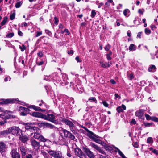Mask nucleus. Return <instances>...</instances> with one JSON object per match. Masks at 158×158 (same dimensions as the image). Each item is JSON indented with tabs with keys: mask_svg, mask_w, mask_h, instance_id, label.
I'll use <instances>...</instances> for the list:
<instances>
[{
	"mask_svg": "<svg viewBox=\"0 0 158 158\" xmlns=\"http://www.w3.org/2000/svg\"><path fill=\"white\" fill-rule=\"evenodd\" d=\"M44 79L46 80L47 81L50 80H51V78H50V77H49V76H45V77L44 78Z\"/></svg>",
	"mask_w": 158,
	"mask_h": 158,
	"instance_id": "61",
	"label": "nucleus"
},
{
	"mask_svg": "<svg viewBox=\"0 0 158 158\" xmlns=\"http://www.w3.org/2000/svg\"><path fill=\"white\" fill-rule=\"evenodd\" d=\"M89 100L91 102H94L95 103L97 102V100L95 97H90L89 98Z\"/></svg>",
	"mask_w": 158,
	"mask_h": 158,
	"instance_id": "40",
	"label": "nucleus"
},
{
	"mask_svg": "<svg viewBox=\"0 0 158 158\" xmlns=\"http://www.w3.org/2000/svg\"><path fill=\"white\" fill-rule=\"evenodd\" d=\"M8 131L15 135L18 136L20 135L22 131L18 127L13 126L8 129Z\"/></svg>",
	"mask_w": 158,
	"mask_h": 158,
	"instance_id": "2",
	"label": "nucleus"
},
{
	"mask_svg": "<svg viewBox=\"0 0 158 158\" xmlns=\"http://www.w3.org/2000/svg\"><path fill=\"white\" fill-rule=\"evenodd\" d=\"M49 155L55 158H61L62 157L61 152L59 151L50 150L48 151Z\"/></svg>",
	"mask_w": 158,
	"mask_h": 158,
	"instance_id": "4",
	"label": "nucleus"
},
{
	"mask_svg": "<svg viewBox=\"0 0 158 158\" xmlns=\"http://www.w3.org/2000/svg\"><path fill=\"white\" fill-rule=\"evenodd\" d=\"M64 32H66V33L65 34L66 35H69L70 34V33L69 32L68 29H64Z\"/></svg>",
	"mask_w": 158,
	"mask_h": 158,
	"instance_id": "58",
	"label": "nucleus"
},
{
	"mask_svg": "<svg viewBox=\"0 0 158 158\" xmlns=\"http://www.w3.org/2000/svg\"><path fill=\"white\" fill-rule=\"evenodd\" d=\"M42 34V32H41V31H40V32L37 31V32L36 35H35V37H38L40 36V35H41Z\"/></svg>",
	"mask_w": 158,
	"mask_h": 158,
	"instance_id": "56",
	"label": "nucleus"
},
{
	"mask_svg": "<svg viewBox=\"0 0 158 158\" xmlns=\"http://www.w3.org/2000/svg\"><path fill=\"white\" fill-rule=\"evenodd\" d=\"M133 146L135 148H138L139 146L138 143L137 142H135L133 144Z\"/></svg>",
	"mask_w": 158,
	"mask_h": 158,
	"instance_id": "54",
	"label": "nucleus"
},
{
	"mask_svg": "<svg viewBox=\"0 0 158 158\" xmlns=\"http://www.w3.org/2000/svg\"><path fill=\"white\" fill-rule=\"evenodd\" d=\"M110 48V46L109 44L106 45L105 48V49L106 51H109Z\"/></svg>",
	"mask_w": 158,
	"mask_h": 158,
	"instance_id": "49",
	"label": "nucleus"
},
{
	"mask_svg": "<svg viewBox=\"0 0 158 158\" xmlns=\"http://www.w3.org/2000/svg\"><path fill=\"white\" fill-rule=\"evenodd\" d=\"M19 110L21 111L20 114L23 116H25L28 113H29V110L27 108L23 106H19Z\"/></svg>",
	"mask_w": 158,
	"mask_h": 158,
	"instance_id": "10",
	"label": "nucleus"
},
{
	"mask_svg": "<svg viewBox=\"0 0 158 158\" xmlns=\"http://www.w3.org/2000/svg\"><path fill=\"white\" fill-rule=\"evenodd\" d=\"M87 135L89 137L92 139L94 137L93 133L90 131H89V132L88 133Z\"/></svg>",
	"mask_w": 158,
	"mask_h": 158,
	"instance_id": "38",
	"label": "nucleus"
},
{
	"mask_svg": "<svg viewBox=\"0 0 158 158\" xmlns=\"http://www.w3.org/2000/svg\"><path fill=\"white\" fill-rule=\"evenodd\" d=\"M74 154L79 158H86V156L80 148H76L74 149Z\"/></svg>",
	"mask_w": 158,
	"mask_h": 158,
	"instance_id": "3",
	"label": "nucleus"
},
{
	"mask_svg": "<svg viewBox=\"0 0 158 158\" xmlns=\"http://www.w3.org/2000/svg\"><path fill=\"white\" fill-rule=\"evenodd\" d=\"M145 117L146 118V119L147 120H151V117L149 115L146 114L145 115Z\"/></svg>",
	"mask_w": 158,
	"mask_h": 158,
	"instance_id": "51",
	"label": "nucleus"
},
{
	"mask_svg": "<svg viewBox=\"0 0 158 158\" xmlns=\"http://www.w3.org/2000/svg\"><path fill=\"white\" fill-rule=\"evenodd\" d=\"M144 124L146 127H150L152 125V123H144Z\"/></svg>",
	"mask_w": 158,
	"mask_h": 158,
	"instance_id": "44",
	"label": "nucleus"
},
{
	"mask_svg": "<svg viewBox=\"0 0 158 158\" xmlns=\"http://www.w3.org/2000/svg\"><path fill=\"white\" fill-rule=\"evenodd\" d=\"M54 19H55V22H54L55 24H57L58 23V22L59 21L58 19L56 17H55Z\"/></svg>",
	"mask_w": 158,
	"mask_h": 158,
	"instance_id": "60",
	"label": "nucleus"
},
{
	"mask_svg": "<svg viewBox=\"0 0 158 158\" xmlns=\"http://www.w3.org/2000/svg\"><path fill=\"white\" fill-rule=\"evenodd\" d=\"M46 126L47 127L50 128L51 129L53 128L54 127V126L53 125L49 123H47L46 124Z\"/></svg>",
	"mask_w": 158,
	"mask_h": 158,
	"instance_id": "45",
	"label": "nucleus"
},
{
	"mask_svg": "<svg viewBox=\"0 0 158 158\" xmlns=\"http://www.w3.org/2000/svg\"><path fill=\"white\" fill-rule=\"evenodd\" d=\"M30 107L33 109L34 110L36 111H41L42 112H44L45 111L44 110L34 105L31 106Z\"/></svg>",
	"mask_w": 158,
	"mask_h": 158,
	"instance_id": "22",
	"label": "nucleus"
},
{
	"mask_svg": "<svg viewBox=\"0 0 158 158\" xmlns=\"http://www.w3.org/2000/svg\"><path fill=\"white\" fill-rule=\"evenodd\" d=\"M33 137L40 141L43 142H45L47 140L40 133L37 132V131H36V132H34Z\"/></svg>",
	"mask_w": 158,
	"mask_h": 158,
	"instance_id": "5",
	"label": "nucleus"
},
{
	"mask_svg": "<svg viewBox=\"0 0 158 158\" xmlns=\"http://www.w3.org/2000/svg\"><path fill=\"white\" fill-rule=\"evenodd\" d=\"M90 145L94 148L96 150H99V147H98L97 145H95L94 143H90Z\"/></svg>",
	"mask_w": 158,
	"mask_h": 158,
	"instance_id": "34",
	"label": "nucleus"
},
{
	"mask_svg": "<svg viewBox=\"0 0 158 158\" xmlns=\"http://www.w3.org/2000/svg\"><path fill=\"white\" fill-rule=\"evenodd\" d=\"M19 48L22 51H23L26 49V47L24 45H23L22 46H19Z\"/></svg>",
	"mask_w": 158,
	"mask_h": 158,
	"instance_id": "52",
	"label": "nucleus"
},
{
	"mask_svg": "<svg viewBox=\"0 0 158 158\" xmlns=\"http://www.w3.org/2000/svg\"><path fill=\"white\" fill-rule=\"evenodd\" d=\"M16 116L13 115H9L8 114V119L11 118H15Z\"/></svg>",
	"mask_w": 158,
	"mask_h": 158,
	"instance_id": "55",
	"label": "nucleus"
},
{
	"mask_svg": "<svg viewBox=\"0 0 158 158\" xmlns=\"http://www.w3.org/2000/svg\"><path fill=\"white\" fill-rule=\"evenodd\" d=\"M99 63L101 65V67L104 68H106L107 67H109L111 65H112V62L111 61H110V62H108V63H104L102 61H100L99 62Z\"/></svg>",
	"mask_w": 158,
	"mask_h": 158,
	"instance_id": "15",
	"label": "nucleus"
},
{
	"mask_svg": "<svg viewBox=\"0 0 158 158\" xmlns=\"http://www.w3.org/2000/svg\"><path fill=\"white\" fill-rule=\"evenodd\" d=\"M92 139L94 141L99 144H101L102 143L101 140L95 137L93 138Z\"/></svg>",
	"mask_w": 158,
	"mask_h": 158,
	"instance_id": "30",
	"label": "nucleus"
},
{
	"mask_svg": "<svg viewBox=\"0 0 158 158\" xmlns=\"http://www.w3.org/2000/svg\"><path fill=\"white\" fill-rule=\"evenodd\" d=\"M23 3V2L22 1H19L17 2L15 5V7L16 8H19L20 7Z\"/></svg>",
	"mask_w": 158,
	"mask_h": 158,
	"instance_id": "32",
	"label": "nucleus"
},
{
	"mask_svg": "<svg viewBox=\"0 0 158 158\" xmlns=\"http://www.w3.org/2000/svg\"><path fill=\"white\" fill-rule=\"evenodd\" d=\"M15 13H13L10 15V19L11 20H13L15 19Z\"/></svg>",
	"mask_w": 158,
	"mask_h": 158,
	"instance_id": "46",
	"label": "nucleus"
},
{
	"mask_svg": "<svg viewBox=\"0 0 158 158\" xmlns=\"http://www.w3.org/2000/svg\"><path fill=\"white\" fill-rule=\"evenodd\" d=\"M150 55L152 57V59H154L155 58V56L157 55L156 57L158 58V49L157 51L156 52L155 54H153L151 53H150Z\"/></svg>",
	"mask_w": 158,
	"mask_h": 158,
	"instance_id": "29",
	"label": "nucleus"
},
{
	"mask_svg": "<svg viewBox=\"0 0 158 158\" xmlns=\"http://www.w3.org/2000/svg\"><path fill=\"white\" fill-rule=\"evenodd\" d=\"M45 32L48 35L52 37V34L51 32L48 30H45Z\"/></svg>",
	"mask_w": 158,
	"mask_h": 158,
	"instance_id": "41",
	"label": "nucleus"
},
{
	"mask_svg": "<svg viewBox=\"0 0 158 158\" xmlns=\"http://www.w3.org/2000/svg\"><path fill=\"white\" fill-rule=\"evenodd\" d=\"M136 49V46L133 44H131L129 47V50L130 51H133Z\"/></svg>",
	"mask_w": 158,
	"mask_h": 158,
	"instance_id": "23",
	"label": "nucleus"
},
{
	"mask_svg": "<svg viewBox=\"0 0 158 158\" xmlns=\"http://www.w3.org/2000/svg\"><path fill=\"white\" fill-rule=\"evenodd\" d=\"M14 36L13 33H11L7 34L6 35V37L9 38H11Z\"/></svg>",
	"mask_w": 158,
	"mask_h": 158,
	"instance_id": "39",
	"label": "nucleus"
},
{
	"mask_svg": "<svg viewBox=\"0 0 158 158\" xmlns=\"http://www.w3.org/2000/svg\"><path fill=\"white\" fill-rule=\"evenodd\" d=\"M126 109V106L123 104H122L121 106H119L117 107L116 110L117 111L120 113L121 112L123 111V110Z\"/></svg>",
	"mask_w": 158,
	"mask_h": 158,
	"instance_id": "20",
	"label": "nucleus"
},
{
	"mask_svg": "<svg viewBox=\"0 0 158 158\" xmlns=\"http://www.w3.org/2000/svg\"><path fill=\"white\" fill-rule=\"evenodd\" d=\"M12 158H20L19 154L17 152L16 149H13L11 152Z\"/></svg>",
	"mask_w": 158,
	"mask_h": 158,
	"instance_id": "13",
	"label": "nucleus"
},
{
	"mask_svg": "<svg viewBox=\"0 0 158 158\" xmlns=\"http://www.w3.org/2000/svg\"><path fill=\"white\" fill-rule=\"evenodd\" d=\"M123 13L125 16L128 17L130 15V10L128 9H126L123 11Z\"/></svg>",
	"mask_w": 158,
	"mask_h": 158,
	"instance_id": "28",
	"label": "nucleus"
},
{
	"mask_svg": "<svg viewBox=\"0 0 158 158\" xmlns=\"http://www.w3.org/2000/svg\"><path fill=\"white\" fill-rule=\"evenodd\" d=\"M62 79L64 81H65L67 79L68 77L67 75L65 74H63L62 75Z\"/></svg>",
	"mask_w": 158,
	"mask_h": 158,
	"instance_id": "43",
	"label": "nucleus"
},
{
	"mask_svg": "<svg viewBox=\"0 0 158 158\" xmlns=\"http://www.w3.org/2000/svg\"><path fill=\"white\" fill-rule=\"evenodd\" d=\"M10 133L8 131V130L0 132V137L3 136H4Z\"/></svg>",
	"mask_w": 158,
	"mask_h": 158,
	"instance_id": "24",
	"label": "nucleus"
},
{
	"mask_svg": "<svg viewBox=\"0 0 158 158\" xmlns=\"http://www.w3.org/2000/svg\"><path fill=\"white\" fill-rule=\"evenodd\" d=\"M96 15V12L95 10H93L91 12V17L92 18H93Z\"/></svg>",
	"mask_w": 158,
	"mask_h": 158,
	"instance_id": "35",
	"label": "nucleus"
},
{
	"mask_svg": "<svg viewBox=\"0 0 158 158\" xmlns=\"http://www.w3.org/2000/svg\"><path fill=\"white\" fill-rule=\"evenodd\" d=\"M60 135L62 138L66 139L68 138L72 140H74L75 139V136L66 130L62 129Z\"/></svg>",
	"mask_w": 158,
	"mask_h": 158,
	"instance_id": "1",
	"label": "nucleus"
},
{
	"mask_svg": "<svg viewBox=\"0 0 158 158\" xmlns=\"http://www.w3.org/2000/svg\"><path fill=\"white\" fill-rule=\"evenodd\" d=\"M150 28L152 30H154L156 28V27L154 25H152L150 26Z\"/></svg>",
	"mask_w": 158,
	"mask_h": 158,
	"instance_id": "57",
	"label": "nucleus"
},
{
	"mask_svg": "<svg viewBox=\"0 0 158 158\" xmlns=\"http://www.w3.org/2000/svg\"><path fill=\"white\" fill-rule=\"evenodd\" d=\"M83 150L89 157L90 158H94V157L95 156L93 153L89 148L84 147L83 148Z\"/></svg>",
	"mask_w": 158,
	"mask_h": 158,
	"instance_id": "7",
	"label": "nucleus"
},
{
	"mask_svg": "<svg viewBox=\"0 0 158 158\" xmlns=\"http://www.w3.org/2000/svg\"><path fill=\"white\" fill-rule=\"evenodd\" d=\"M67 156L69 157H71L72 156L71 152H70L69 149H68L67 150Z\"/></svg>",
	"mask_w": 158,
	"mask_h": 158,
	"instance_id": "47",
	"label": "nucleus"
},
{
	"mask_svg": "<svg viewBox=\"0 0 158 158\" xmlns=\"http://www.w3.org/2000/svg\"><path fill=\"white\" fill-rule=\"evenodd\" d=\"M127 77L130 80H132L134 78V75L132 73L128 74Z\"/></svg>",
	"mask_w": 158,
	"mask_h": 158,
	"instance_id": "37",
	"label": "nucleus"
},
{
	"mask_svg": "<svg viewBox=\"0 0 158 158\" xmlns=\"http://www.w3.org/2000/svg\"><path fill=\"white\" fill-rule=\"evenodd\" d=\"M152 152L154 154L158 155V150L156 149H154V150H153V151Z\"/></svg>",
	"mask_w": 158,
	"mask_h": 158,
	"instance_id": "64",
	"label": "nucleus"
},
{
	"mask_svg": "<svg viewBox=\"0 0 158 158\" xmlns=\"http://www.w3.org/2000/svg\"><path fill=\"white\" fill-rule=\"evenodd\" d=\"M37 55L40 57H41L43 56V54L42 51H40L39 52L37 53Z\"/></svg>",
	"mask_w": 158,
	"mask_h": 158,
	"instance_id": "53",
	"label": "nucleus"
},
{
	"mask_svg": "<svg viewBox=\"0 0 158 158\" xmlns=\"http://www.w3.org/2000/svg\"><path fill=\"white\" fill-rule=\"evenodd\" d=\"M18 100V99H8L6 100L3 102L4 104H7L9 103H16L17 102Z\"/></svg>",
	"mask_w": 158,
	"mask_h": 158,
	"instance_id": "16",
	"label": "nucleus"
},
{
	"mask_svg": "<svg viewBox=\"0 0 158 158\" xmlns=\"http://www.w3.org/2000/svg\"><path fill=\"white\" fill-rule=\"evenodd\" d=\"M151 120L155 122H158V118L154 116L151 117Z\"/></svg>",
	"mask_w": 158,
	"mask_h": 158,
	"instance_id": "42",
	"label": "nucleus"
},
{
	"mask_svg": "<svg viewBox=\"0 0 158 158\" xmlns=\"http://www.w3.org/2000/svg\"><path fill=\"white\" fill-rule=\"evenodd\" d=\"M1 118L4 120L8 119V114L6 113L0 115V116Z\"/></svg>",
	"mask_w": 158,
	"mask_h": 158,
	"instance_id": "27",
	"label": "nucleus"
},
{
	"mask_svg": "<svg viewBox=\"0 0 158 158\" xmlns=\"http://www.w3.org/2000/svg\"><path fill=\"white\" fill-rule=\"evenodd\" d=\"M30 114L34 117L43 118L44 114L38 112H34L30 113Z\"/></svg>",
	"mask_w": 158,
	"mask_h": 158,
	"instance_id": "14",
	"label": "nucleus"
},
{
	"mask_svg": "<svg viewBox=\"0 0 158 158\" xmlns=\"http://www.w3.org/2000/svg\"><path fill=\"white\" fill-rule=\"evenodd\" d=\"M63 121L66 124L68 125L70 127L74 126V124L71 121L66 119H64Z\"/></svg>",
	"mask_w": 158,
	"mask_h": 158,
	"instance_id": "21",
	"label": "nucleus"
},
{
	"mask_svg": "<svg viewBox=\"0 0 158 158\" xmlns=\"http://www.w3.org/2000/svg\"><path fill=\"white\" fill-rule=\"evenodd\" d=\"M41 154L45 158H48L49 155L47 153L44 151H41Z\"/></svg>",
	"mask_w": 158,
	"mask_h": 158,
	"instance_id": "33",
	"label": "nucleus"
},
{
	"mask_svg": "<svg viewBox=\"0 0 158 158\" xmlns=\"http://www.w3.org/2000/svg\"><path fill=\"white\" fill-rule=\"evenodd\" d=\"M49 77L51 78V79L53 80H59L58 79L57 73H54L52 74L49 75Z\"/></svg>",
	"mask_w": 158,
	"mask_h": 158,
	"instance_id": "19",
	"label": "nucleus"
},
{
	"mask_svg": "<svg viewBox=\"0 0 158 158\" xmlns=\"http://www.w3.org/2000/svg\"><path fill=\"white\" fill-rule=\"evenodd\" d=\"M31 145L32 147L35 150L39 148L40 147V143L33 138H31L30 140Z\"/></svg>",
	"mask_w": 158,
	"mask_h": 158,
	"instance_id": "9",
	"label": "nucleus"
},
{
	"mask_svg": "<svg viewBox=\"0 0 158 158\" xmlns=\"http://www.w3.org/2000/svg\"><path fill=\"white\" fill-rule=\"evenodd\" d=\"M55 116L53 114H48L47 115L44 114L43 118L52 122L53 123H55L56 121L55 120Z\"/></svg>",
	"mask_w": 158,
	"mask_h": 158,
	"instance_id": "6",
	"label": "nucleus"
},
{
	"mask_svg": "<svg viewBox=\"0 0 158 158\" xmlns=\"http://www.w3.org/2000/svg\"><path fill=\"white\" fill-rule=\"evenodd\" d=\"M19 139L22 142L25 143L29 140V137L26 135L22 134L19 137Z\"/></svg>",
	"mask_w": 158,
	"mask_h": 158,
	"instance_id": "12",
	"label": "nucleus"
},
{
	"mask_svg": "<svg viewBox=\"0 0 158 158\" xmlns=\"http://www.w3.org/2000/svg\"><path fill=\"white\" fill-rule=\"evenodd\" d=\"M151 32V30L148 28H146L145 29V33L147 35H149Z\"/></svg>",
	"mask_w": 158,
	"mask_h": 158,
	"instance_id": "36",
	"label": "nucleus"
},
{
	"mask_svg": "<svg viewBox=\"0 0 158 158\" xmlns=\"http://www.w3.org/2000/svg\"><path fill=\"white\" fill-rule=\"evenodd\" d=\"M6 119H5L3 121H2L0 122V125L2 126L5 123H6Z\"/></svg>",
	"mask_w": 158,
	"mask_h": 158,
	"instance_id": "50",
	"label": "nucleus"
},
{
	"mask_svg": "<svg viewBox=\"0 0 158 158\" xmlns=\"http://www.w3.org/2000/svg\"><path fill=\"white\" fill-rule=\"evenodd\" d=\"M156 70V68L154 65H151L148 69V71L150 72H154Z\"/></svg>",
	"mask_w": 158,
	"mask_h": 158,
	"instance_id": "25",
	"label": "nucleus"
},
{
	"mask_svg": "<svg viewBox=\"0 0 158 158\" xmlns=\"http://www.w3.org/2000/svg\"><path fill=\"white\" fill-rule=\"evenodd\" d=\"M26 158H32V156L31 154H29L26 156Z\"/></svg>",
	"mask_w": 158,
	"mask_h": 158,
	"instance_id": "63",
	"label": "nucleus"
},
{
	"mask_svg": "<svg viewBox=\"0 0 158 158\" xmlns=\"http://www.w3.org/2000/svg\"><path fill=\"white\" fill-rule=\"evenodd\" d=\"M75 59H76V60L77 61V62H81V60H80L79 58V56H78L76 57L75 58Z\"/></svg>",
	"mask_w": 158,
	"mask_h": 158,
	"instance_id": "62",
	"label": "nucleus"
},
{
	"mask_svg": "<svg viewBox=\"0 0 158 158\" xmlns=\"http://www.w3.org/2000/svg\"><path fill=\"white\" fill-rule=\"evenodd\" d=\"M8 17L7 16L4 17L1 23V25L3 26L5 25L8 22Z\"/></svg>",
	"mask_w": 158,
	"mask_h": 158,
	"instance_id": "26",
	"label": "nucleus"
},
{
	"mask_svg": "<svg viewBox=\"0 0 158 158\" xmlns=\"http://www.w3.org/2000/svg\"><path fill=\"white\" fill-rule=\"evenodd\" d=\"M19 149L23 157L25 156L26 154L27 149L26 147L24 146H22L20 147Z\"/></svg>",
	"mask_w": 158,
	"mask_h": 158,
	"instance_id": "17",
	"label": "nucleus"
},
{
	"mask_svg": "<svg viewBox=\"0 0 158 158\" xmlns=\"http://www.w3.org/2000/svg\"><path fill=\"white\" fill-rule=\"evenodd\" d=\"M7 146L3 142H0V152L1 153L5 152L7 150Z\"/></svg>",
	"mask_w": 158,
	"mask_h": 158,
	"instance_id": "11",
	"label": "nucleus"
},
{
	"mask_svg": "<svg viewBox=\"0 0 158 158\" xmlns=\"http://www.w3.org/2000/svg\"><path fill=\"white\" fill-rule=\"evenodd\" d=\"M23 124L25 126V128L26 130H29L31 132L33 131H37L39 130V128L37 127H32L31 124L26 123H24Z\"/></svg>",
	"mask_w": 158,
	"mask_h": 158,
	"instance_id": "8",
	"label": "nucleus"
},
{
	"mask_svg": "<svg viewBox=\"0 0 158 158\" xmlns=\"http://www.w3.org/2000/svg\"><path fill=\"white\" fill-rule=\"evenodd\" d=\"M153 139L151 137H148L147 140V143H148L152 144L153 143Z\"/></svg>",
	"mask_w": 158,
	"mask_h": 158,
	"instance_id": "31",
	"label": "nucleus"
},
{
	"mask_svg": "<svg viewBox=\"0 0 158 158\" xmlns=\"http://www.w3.org/2000/svg\"><path fill=\"white\" fill-rule=\"evenodd\" d=\"M98 151L104 154L105 153L104 151L103 150L100 148H99V150H97Z\"/></svg>",
	"mask_w": 158,
	"mask_h": 158,
	"instance_id": "59",
	"label": "nucleus"
},
{
	"mask_svg": "<svg viewBox=\"0 0 158 158\" xmlns=\"http://www.w3.org/2000/svg\"><path fill=\"white\" fill-rule=\"evenodd\" d=\"M102 103L104 106L106 107H108L109 106V104L106 101H104L102 102Z\"/></svg>",
	"mask_w": 158,
	"mask_h": 158,
	"instance_id": "48",
	"label": "nucleus"
},
{
	"mask_svg": "<svg viewBox=\"0 0 158 158\" xmlns=\"http://www.w3.org/2000/svg\"><path fill=\"white\" fill-rule=\"evenodd\" d=\"M144 110L141 109L136 111L135 113V116L141 118L144 113Z\"/></svg>",
	"mask_w": 158,
	"mask_h": 158,
	"instance_id": "18",
	"label": "nucleus"
}]
</instances>
